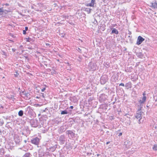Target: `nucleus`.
<instances>
[{
	"mask_svg": "<svg viewBox=\"0 0 157 157\" xmlns=\"http://www.w3.org/2000/svg\"><path fill=\"white\" fill-rule=\"evenodd\" d=\"M146 97L145 96H144L142 98H141L139 101V102L141 104L144 103L146 101Z\"/></svg>",
	"mask_w": 157,
	"mask_h": 157,
	"instance_id": "6",
	"label": "nucleus"
},
{
	"mask_svg": "<svg viewBox=\"0 0 157 157\" xmlns=\"http://www.w3.org/2000/svg\"><path fill=\"white\" fill-rule=\"evenodd\" d=\"M141 108H140L138 109L135 115L137 119H139V121H140L141 118Z\"/></svg>",
	"mask_w": 157,
	"mask_h": 157,
	"instance_id": "2",
	"label": "nucleus"
},
{
	"mask_svg": "<svg viewBox=\"0 0 157 157\" xmlns=\"http://www.w3.org/2000/svg\"><path fill=\"white\" fill-rule=\"evenodd\" d=\"M45 90V87H44L42 89H41V91L42 92H43L44 91V90Z\"/></svg>",
	"mask_w": 157,
	"mask_h": 157,
	"instance_id": "20",
	"label": "nucleus"
},
{
	"mask_svg": "<svg viewBox=\"0 0 157 157\" xmlns=\"http://www.w3.org/2000/svg\"><path fill=\"white\" fill-rule=\"evenodd\" d=\"M119 86H124V84L123 83H121L120 84Z\"/></svg>",
	"mask_w": 157,
	"mask_h": 157,
	"instance_id": "19",
	"label": "nucleus"
},
{
	"mask_svg": "<svg viewBox=\"0 0 157 157\" xmlns=\"http://www.w3.org/2000/svg\"><path fill=\"white\" fill-rule=\"evenodd\" d=\"M131 144V143L128 140H126L124 142V145L125 146V147L127 148L129 147Z\"/></svg>",
	"mask_w": 157,
	"mask_h": 157,
	"instance_id": "5",
	"label": "nucleus"
},
{
	"mask_svg": "<svg viewBox=\"0 0 157 157\" xmlns=\"http://www.w3.org/2000/svg\"><path fill=\"white\" fill-rule=\"evenodd\" d=\"M27 40V41H28V40L29 39V38H26Z\"/></svg>",
	"mask_w": 157,
	"mask_h": 157,
	"instance_id": "30",
	"label": "nucleus"
},
{
	"mask_svg": "<svg viewBox=\"0 0 157 157\" xmlns=\"http://www.w3.org/2000/svg\"><path fill=\"white\" fill-rule=\"evenodd\" d=\"M103 77H101V80H100L101 82V83L102 82V81L103 80Z\"/></svg>",
	"mask_w": 157,
	"mask_h": 157,
	"instance_id": "25",
	"label": "nucleus"
},
{
	"mask_svg": "<svg viewBox=\"0 0 157 157\" xmlns=\"http://www.w3.org/2000/svg\"><path fill=\"white\" fill-rule=\"evenodd\" d=\"M11 12L10 9L8 10H4L3 8H0V17H4L9 12Z\"/></svg>",
	"mask_w": 157,
	"mask_h": 157,
	"instance_id": "1",
	"label": "nucleus"
},
{
	"mask_svg": "<svg viewBox=\"0 0 157 157\" xmlns=\"http://www.w3.org/2000/svg\"><path fill=\"white\" fill-rule=\"evenodd\" d=\"M24 141V142H25V143H26V142H27V141H26V140H25Z\"/></svg>",
	"mask_w": 157,
	"mask_h": 157,
	"instance_id": "32",
	"label": "nucleus"
},
{
	"mask_svg": "<svg viewBox=\"0 0 157 157\" xmlns=\"http://www.w3.org/2000/svg\"><path fill=\"white\" fill-rule=\"evenodd\" d=\"M39 139L38 138L36 137L32 140L31 141V142L32 143L34 144L37 145L39 143Z\"/></svg>",
	"mask_w": 157,
	"mask_h": 157,
	"instance_id": "4",
	"label": "nucleus"
},
{
	"mask_svg": "<svg viewBox=\"0 0 157 157\" xmlns=\"http://www.w3.org/2000/svg\"><path fill=\"white\" fill-rule=\"evenodd\" d=\"M26 33V31L25 30H24L23 31V34H25Z\"/></svg>",
	"mask_w": 157,
	"mask_h": 157,
	"instance_id": "22",
	"label": "nucleus"
},
{
	"mask_svg": "<svg viewBox=\"0 0 157 157\" xmlns=\"http://www.w3.org/2000/svg\"><path fill=\"white\" fill-rule=\"evenodd\" d=\"M143 96H145L144 95H145V94H144V93L143 94Z\"/></svg>",
	"mask_w": 157,
	"mask_h": 157,
	"instance_id": "33",
	"label": "nucleus"
},
{
	"mask_svg": "<svg viewBox=\"0 0 157 157\" xmlns=\"http://www.w3.org/2000/svg\"><path fill=\"white\" fill-rule=\"evenodd\" d=\"M94 1L95 0H91V3L88 4L87 6H93L94 5Z\"/></svg>",
	"mask_w": 157,
	"mask_h": 157,
	"instance_id": "9",
	"label": "nucleus"
},
{
	"mask_svg": "<svg viewBox=\"0 0 157 157\" xmlns=\"http://www.w3.org/2000/svg\"><path fill=\"white\" fill-rule=\"evenodd\" d=\"M23 112L22 110H20L18 113V115L20 116H22L23 115Z\"/></svg>",
	"mask_w": 157,
	"mask_h": 157,
	"instance_id": "12",
	"label": "nucleus"
},
{
	"mask_svg": "<svg viewBox=\"0 0 157 157\" xmlns=\"http://www.w3.org/2000/svg\"><path fill=\"white\" fill-rule=\"evenodd\" d=\"M144 40V39L142 37L139 36L138 37L136 44L137 45H140Z\"/></svg>",
	"mask_w": 157,
	"mask_h": 157,
	"instance_id": "3",
	"label": "nucleus"
},
{
	"mask_svg": "<svg viewBox=\"0 0 157 157\" xmlns=\"http://www.w3.org/2000/svg\"><path fill=\"white\" fill-rule=\"evenodd\" d=\"M2 54L3 55H4L5 56H6V53L4 52H2Z\"/></svg>",
	"mask_w": 157,
	"mask_h": 157,
	"instance_id": "18",
	"label": "nucleus"
},
{
	"mask_svg": "<svg viewBox=\"0 0 157 157\" xmlns=\"http://www.w3.org/2000/svg\"><path fill=\"white\" fill-rule=\"evenodd\" d=\"M94 21H93V23L94 24H97V21H96V20L95 19H94Z\"/></svg>",
	"mask_w": 157,
	"mask_h": 157,
	"instance_id": "17",
	"label": "nucleus"
},
{
	"mask_svg": "<svg viewBox=\"0 0 157 157\" xmlns=\"http://www.w3.org/2000/svg\"><path fill=\"white\" fill-rule=\"evenodd\" d=\"M49 45H50V44H48V43H46V45L47 46H49Z\"/></svg>",
	"mask_w": 157,
	"mask_h": 157,
	"instance_id": "27",
	"label": "nucleus"
},
{
	"mask_svg": "<svg viewBox=\"0 0 157 157\" xmlns=\"http://www.w3.org/2000/svg\"><path fill=\"white\" fill-rule=\"evenodd\" d=\"M125 86L127 87L128 89L131 87V83L130 82H128L125 84Z\"/></svg>",
	"mask_w": 157,
	"mask_h": 157,
	"instance_id": "11",
	"label": "nucleus"
},
{
	"mask_svg": "<svg viewBox=\"0 0 157 157\" xmlns=\"http://www.w3.org/2000/svg\"><path fill=\"white\" fill-rule=\"evenodd\" d=\"M109 143H110V142H107V143H106V144H109Z\"/></svg>",
	"mask_w": 157,
	"mask_h": 157,
	"instance_id": "29",
	"label": "nucleus"
},
{
	"mask_svg": "<svg viewBox=\"0 0 157 157\" xmlns=\"http://www.w3.org/2000/svg\"><path fill=\"white\" fill-rule=\"evenodd\" d=\"M150 6L154 8H157V3L156 2H152L151 3Z\"/></svg>",
	"mask_w": 157,
	"mask_h": 157,
	"instance_id": "7",
	"label": "nucleus"
},
{
	"mask_svg": "<svg viewBox=\"0 0 157 157\" xmlns=\"http://www.w3.org/2000/svg\"><path fill=\"white\" fill-rule=\"evenodd\" d=\"M91 9L90 8H86L85 9V11L87 12L88 13H89L90 12Z\"/></svg>",
	"mask_w": 157,
	"mask_h": 157,
	"instance_id": "14",
	"label": "nucleus"
},
{
	"mask_svg": "<svg viewBox=\"0 0 157 157\" xmlns=\"http://www.w3.org/2000/svg\"><path fill=\"white\" fill-rule=\"evenodd\" d=\"M68 113L67 111L66 110L63 111L61 112V114H67Z\"/></svg>",
	"mask_w": 157,
	"mask_h": 157,
	"instance_id": "15",
	"label": "nucleus"
},
{
	"mask_svg": "<svg viewBox=\"0 0 157 157\" xmlns=\"http://www.w3.org/2000/svg\"><path fill=\"white\" fill-rule=\"evenodd\" d=\"M28 28L27 27H25V31H27L28 30Z\"/></svg>",
	"mask_w": 157,
	"mask_h": 157,
	"instance_id": "23",
	"label": "nucleus"
},
{
	"mask_svg": "<svg viewBox=\"0 0 157 157\" xmlns=\"http://www.w3.org/2000/svg\"><path fill=\"white\" fill-rule=\"evenodd\" d=\"M112 33L117 34L118 33V32L117 29L114 28L112 30Z\"/></svg>",
	"mask_w": 157,
	"mask_h": 157,
	"instance_id": "10",
	"label": "nucleus"
},
{
	"mask_svg": "<svg viewBox=\"0 0 157 157\" xmlns=\"http://www.w3.org/2000/svg\"><path fill=\"white\" fill-rule=\"evenodd\" d=\"M70 108L71 109H73V107L72 106H71L70 107Z\"/></svg>",
	"mask_w": 157,
	"mask_h": 157,
	"instance_id": "26",
	"label": "nucleus"
},
{
	"mask_svg": "<svg viewBox=\"0 0 157 157\" xmlns=\"http://www.w3.org/2000/svg\"><path fill=\"white\" fill-rule=\"evenodd\" d=\"M78 49L80 50V49L79 48H78Z\"/></svg>",
	"mask_w": 157,
	"mask_h": 157,
	"instance_id": "34",
	"label": "nucleus"
},
{
	"mask_svg": "<svg viewBox=\"0 0 157 157\" xmlns=\"http://www.w3.org/2000/svg\"><path fill=\"white\" fill-rule=\"evenodd\" d=\"M30 154L29 153H27L24 155L22 157H30Z\"/></svg>",
	"mask_w": 157,
	"mask_h": 157,
	"instance_id": "13",
	"label": "nucleus"
},
{
	"mask_svg": "<svg viewBox=\"0 0 157 157\" xmlns=\"http://www.w3.org/2000/svg\"><path fill=\"white\" fill-rule=\"evenodd\" d=\"M5 5H6V6H8L9 5V4H5Z\"/></svg>",
	"mask_w": 157,
	"mask_h": 157,
	"instance_id": "28",
	"label": "nucleus"
},
{
	"mask_svg": "<svg viewBox=\"0 0 157 157\" xmlns=\"http://www.w3.org/2000/svg\"><path fill=\"white\" fill-rule=\"evenodd\" d=\"M153 149L155 151L157 150V144L154 145V147H153Z\"/></svg>",
	"mask_w": 157,
	"mask_h": 157,
	"instance_id": "16",
	"label": "nucleus"
},
{
	"mask_svg": "<svg viewBox=\"0 0 157 157\" xmlns=\"http://www.w3.org/2000/svg\"><path fill=\"white\" fill-rule=\"evenodd\" d=\"M18 74L17 73V72H16V74H14V75L15 77H17V76L18 75Z\"/></svg>",
	"mask_w": 157,
	"mask_h": 157,
	"instance_id": "21",
	"label": "nucleus"
},
{
	"mask_svg": "<svg viewBox=\"0 0 157 157\" xmlns=\"http://www.w3.org/2000/svg\"><path fill=\"white\" fill-rule=\"evenodd\" d=\"M39 155H40V156H42V155L40 153L39 154Z\"/></svg>",
	"mask_w": 157,
	"mask_h": 157,
	"instance_id": "31",
	"label": "nucleus"
},
{
	"mask_svg": "<svg viewBox=\"0 0 157 157\" xmlns=\"http://www.w3.org/2000/svg\"><path fill=\"white\" fill-rule=\"evenodd\" d=\"M122 132H121V133H120L119 134V135H118V136H121V135H122Z\"/></svg>",
	"mask_w": 157,
	"mask_h": 157,
	"instance_id": "24",
	"label": "nucleus"
},
{
	"mask_svg": "<svg viewBox=\"0 0 157 157\" xmlns=\"http://www.w3.org/2000/svg\"><path fill=\"white\" fill-rule=\"evenodd\" d=\"M14 139L15 142L17 144H18L20 142V139L18 136H15Z\"/></svg>",
	"mask_w": 157,
	"mask_h": 157,
	"instance_id": "8",
	"label": "nucleus"
}]
</instances>
